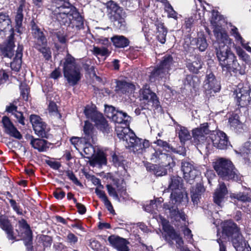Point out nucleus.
Segmentation results:
<instances>
[{"label": "nucleus", "instance_id": "64", "mask_svg": "<svg viewBox=\"0 0 251 251\" xmlns=\"http://www.w3.org/2000/svg\"><path fill=\"white\" fill-rule=\"evenodd\" d=\"M67 176L75 184L77 185H80L81 184L78 180L77 178L75 177L74 173L70 171H68L66 172Z\"/></svg>", "mask_w": 251, "mask_h": 251}, {"label": "nucleus", "instance_id": "35", "mask_svg": "<svg viewBox=\"0 0 251 251\" xmlns=\"http://www.w3.org/2000/svg\"><path fill=\"white\" fill-rule=\"evenodd\" d=\"M115 131L118 138L120 140L125 141V139L131 132L130 129L128 127V126H121V125H116Z\"/></svg>", "mask_w": 251, "mask_h": 251}, {"label": "nucleus", "instance_id": "25", "mask_svg": "<svg viewBox=\"0 0 251 251\" xmlns=\"http://www.w3.org/2000/svg\"><path fill=\"white\" fill-rule=\"evenodd\" d=\"M205 191V189L201 183H197L192 187L190 194L192 201L194 204H198L202 195Z\"/></svg>", "mask_w": 251, "mask_h": 251}, {"label": "nucleus", "instance_id": "30", "mask_svg": "<svg viewBox=\"0 0 251 251\" xmlns=\"http://www.w3.org/2000/svg\"><path fill=\"white\" fill-rule=\"evenodd\" d=\"M23 46L19 45L14 60L11 63V68L12 70L16 72L18 71L21 68L22 58L23 56Z\"/></svg>", "mask_w": 251, "mask_h": 251}, {"label": "nucleus", "instance_id": "23", "mask_svg": "<svg viewBox=\"0 0 251 251\" xmlns=\"http://www.w3.org/2000/svg\"><path fill=\"white\" fill-rule=\"evenodd\" d=\"M237 103L241 107L247 106L251 100L249 91L244 88L235 91Z\"/></svg>", "mask_w": 251, "mask_h": 251}, {"label": "nucleus", "instance_id": "33", "mask_svg": "<svg viewBox=\"0 0 251 251\" xmlns=\"http://www.w3.org/2000/svg\"><path fill=\"white\" fill-rule=\"evenodd\" d=\"M102 189L103 188H101L97 187L95 189V193L102 201L107 210L110 211V212L112 213L114 212L113 206L106 196L105 192L102 191Z\"/></svg>", "mask_w": 251, "mask_h": 251}, {"label": "nucleus", "instance_id": "48", "mask_svg": "<svg viewBox=\"0 0 251 251\" xmlns=\"http://www.w3.org/2000/svg\"><path fill=\"white\" fill-rule=\"evenodd\" d=\"M91 142H88V143L85 144L84 146H83L82 148L83 149V152L86 155L85 156L82 153L81 155L85 158H90L95 153V150L93 146L91 144Z\"/></svg>", "mask_w": 251, "mask_h": 251}, {"label": "nucleus", "instance_id": "59", "mask_svg": "<svg viewBox=\"0 0 251 251\" xmlns=\"http://www.w3.org/2000/svg\"><path fill=\"white\" fill-rule=\"evenodd\" d=\"M30 120L32 126H35L37 129L39 128V126L38 127L37 125L39 124L40 122L43 121L39 116L36 115H31L30 117Z\"/></svg>", "mask_w": 251, "mask_h": 251}, {"label": "nucleus", "instance_id": "44", "mask_svg": "<svg viewBox=\"0 0 251 251\" xmlns=\"http://www.w3.org/2000/svg\"><path fill=\"white\" fill-rule=\"evenodd\" d=\"M47 44L42 45L41 43H36L35 48L42 53L44 57L47 60H49L51 57V51L49 48L47 47Z\"/></svg>", "mask_w": 251, "mask_h": 251}, {"label": "nucleus", "instance_id": "21", "mask_svg": "<svg viewBox=\"0 0 251 251\" xmlns=\"http://www.w3.org/2000/svg\"><path fill=\"white\" fill-rule=\"evenodd\" d=\"M11 34L9 36L6 45L4 47L1 48V51L4 57L11 58L14 55L13 48L15 47L14 42V29L11 28Z\"/></svg>", "mask_w": 251, "mask_h": 251}, {"label": "nucleus", "instance_id": "55", "mask_svg": "<svg viewBox=\"0 0 251 251\" xmlns=\"http://www.w3.org/2000/svg\"><path fill=\"white\" fill-rule=\"evenodd\" d=\"M147 169L153 171L154 174L156 176H162L166 174V171L165 169L163 168L159 169L156 165L152 164L150 167H148Z\"/></svg>", "mask_w": 251, "mask_h": 251}, {"label": "nucleus", "instance_id": "46", "mask_svg": "<svg viewBox=\"0 0 251 251\" xmlns=\"http://www.w3.org/2000/svg\"><path fill=\"white\" fill-rule=\"evenodd\" d=\"M155 144H156L158 146L162 147L164 150L168 152H173L174 153H179L175 149L172 147L166 141H163L161 139H157L154 142Z\"/></svg>", "mask_w": 251, "mask_h": 251}, {"label": "nucleus", "instance_id": "22", "mask_svg": "<svg viewBox=\"0 0 251 251\" xmlns=\"http://www.w3.org/2000/svg\"><path fill=\"white\" fill-rule=\"evenodd\" d=\"M135 85L125 80H118L116 81L115 91L119 94H131L135 90Z\"/></svg>", "mask_w": 251, "mask_h": 251}, {"label": "nucleus", "instance_id": "58", "mask_svg": "<svg viewBox=\"0 0 251 251\" xmlns=\"http://www.w3.org/2000/svg\"><path fill=\"white\" fill-rule=\"evenodd\" d=\"M45 162L50 168L54 170H58L61 167L60 163L53 159L46 160Z\"/></svg>", "mask_w": 251, "mask_h": 251}, {"label": "nucleus", "instance_id": "34", "mask_svg": "<svg viewBox=\"0 0 251 251\" xmlns=\"http://www.w3.org/2000/svg\"><path fill=\"white\" fill-rule=\"evenodd\" d=\"M150 143L149 141L142 140L141 139H137L136 143L132 148V150L134 152L142 153L146 148H149Z\"/></svg>", "mask_w": 251, "mask_h": 251}, {"label": "nucleus", "instance_id": "19", "mask_svg": "<svg viewBox=\"0 0 251 251\" xmlns=\"http://www.w3.org/2000/svg\"><path fill=\"white\" fill-rule=\"evenodd\" d=\"M151 156V160L155 163L161 164L163 167H166L170 165L172 159L167 154L162 153L160 151H154Z\"/></svg>", "mask_w": 251, "mask_h": 251}, {"label": "nucleus", "instance_id": "13", "mask_svg": "<svg viewBox=\"0 0 251 251\" xmlns=\"http://www.w3.org/2000/svg\"><path fill=\"white\" fill-rule=\"evenodd\" d=\"M140 100L144 105V109L151 107L157 108L159 106V101L156 94L152 92L147 86L140 90Z\"/></svg>", "mask_w": 251, "mask_h": 251}, {"label": "nucleus", "instance_id": "12", "mask_svg": "<svg viewBox=\"0 0 251 251\" xmlns=\"http://www.w3.org/2000/svg\"><path fill=\"white\" fill-rule=\"evenodd\" d=\"M140 100L144 105V109L151 107L157 108L159 106V101L156 94L152 92L147 86L140 90Z\"/></svg>", "mask_w": 251, "mask_h": 251}, {"label": "nucleus", "instance_id": "63", "mask_svg": "<svg viewBox=\"0 0 251 251\" xmlns=\"http://www.w3.org/2000/svg\"><path fill=\"white\" fill-rule=\"evenodd\" d=\"M13 115L16 118L17 121L22 125H25V123L24 122L25 118L23 116V113L21 112L17 111L14 113Z\"/></svg>", "mask_w": 251, "mask_h": 251}, {"label": "nucleus", "instance_id": "18", "mask_svg": "<svg viewBox=\"0 0 251 251\" xmlns=\"http://www.w3.org/2000/svg\"><path fill=\"white\" fill-rule=\"evenodd\" d=\"M166 223L167 222L165 220L162 221L163 228L167 232L169 239H171V240L168 241V243L172 245L173 244L172 240L175 241L177 248L181 250L183 245V241L182 238L175 231L172 227L166 226L165 225Z\"/></svg>", "mask_w": 251, "mask_h": 251}, {"label": "nucleus", "instance_id": "14", "mask_svg": "<svg viewBox=\"0 0 251 251\" xmlns=\"http://www.w3.org/2000/svg\"><path fill=\"white\" fill-rule=\"evenodd\" d=\"M17 232V240L23 239L27 243L30 244L32 241V231L26 221L22 219L18 222V229L16 230Z\"/></svg>", "mask_w": 251, "mask_h": 251}, {"label": "nucleus", "instance_id": "49", "mask_svg": "<svg viewBox=\"0 0 251 251\" xmlns=\"http://www.w3.org/2000/svg\"><path fill=\"white\" fill-rule=\"evenodd\" d=\"M179 128L177 129L178 130V136L181 142H184L186 140H189L191 135L188 131V130L184 127L179 126Z\"/></svg>", "mask_w": 251, "mask_h": 251}, {"label": "nucleus", "instance_id": "16", "mask_svg": "<svg viewBox=\"0 0 251 251\" xmlns=\"http://www.w3.org/2000/svg\"><path fill=\"white\" fill-rule=\"evenodd\" d=\"M115 187L110 184L106 185L107 190L110 196L119 201L120 197L126 195L125 183L123 180H119L114 184Z\"/></svg>", "mask_w": 251, "mask_h": 251}, {"label": "nucleus", "instance_id": "40", "mask_svg": "<svg viewBox=\"0 0 251 251\" xmlns=\"http://www.w3.org/2000/svg\"><path fill=\"white\" fill-rule=\"evenodd\" d=\"M236 61L235 56L230 51L227 52V57L224 59V64L222 65V68H226L228 71H230L233 68V64Z\"/></svg>", "mask_w": 251, "mask_h": 251}, {"label": "nucleus", "instance_id": "10", "mask_svg": "<svg viewBox=\"0 0 251 251\" xmlns=\"http://www.w3.org/2000/svg\"><path fill=\"white\" fill-rule=\"evenodd\" d=\"M173 57L170 55H165L159 66L151 72V80L154 81L156 77L162 78L168 74L169 71L173 69Z\"/></svg>", "mask_w": 251, "mask_h": 251}, {"label": "nucleus", "instance_id": "37", "mask_svg": "<svg viewBox=\"0 0 251 251\" xmlns=\"http://www.w3.org/2000/svg\"><path fill=\"white\" fill-rule=\"evenodd\" d=\"M11 20L9 15L3 12H0V33L4 31L9 26L11 27Z\"/></svg>", "mask_w": 251, "mask_h": 251}, {"label": "nucleus", "instance_id": "17", "mask_svg": "<svg viewBox=\"0 0 251 251\" xmlns=\"http://www.w3.org/2000/svg\"><path fill=\"white\" fill-rule=\"evenodd\" d=\"M2 123L4 129V132L6 134L18 140L22 138V135L14 126L9 118L4 116L2 119Z\"/></svg>", "mask_w": 251, "mask_h": 251}, {"label": "nucleus", "instance_id": "42", "mask_svg": "<svg viewBox=\"0 0 251 251\" xmlns=\"http://www.w3.org/2000/svg\"><path fill=\"white\" fill-rule=\"evenodd\" d=\"M93 129L92 125L89 122L86 121L83 128L84 137L89 142L93 140Z\"/></svg>", "mask_w": 251, "mask_h": 251}, {"label": "nucleus", "instance_id": "36", "mask_svg": "<svg viewBox=\"0 0 251 251\" xmlns=\"http://www.w3.org/2000/svg\"><path fill=\"white\" fill-rule=\"evenodd\" d=\"M156 37L159 42L161 44H164L166 42V37L167 30L163 24L159 23L156 25Z\"/></svg>", "mask_w": 251, "mask_h": 251}, {"label": "nucleus", "instance_id": "24", "mask_svg": "<svg viewBox=\"0 0 251 251\" xmlns=\"http://www.w3.org/2000/svg\"><path fill=\"white\" fill-rule=\"evenodd\" d=\"M108 240L110 245L118 251H128L126 240L123 238L115 235L108 237Z\"/></svg>", "mask_w": 251, "mask_h": 251}, {"label": "nucleus", "instance_id": "4", "mask_svg": "<svg viewBox=\"0 0 251 251\" xmlns=\"http://www.w3.org/2000/svg\"><path fill=\"white\" fill-rule=\"evenodd\" d=\"M63 74L68 83L72 86L76 84L81 78L80 69L74 58L69 54L67 55L63 63Z\"/></svg>", "mask_w": 251, "mask_h": 251}, {"label": "nucleus", "instance_id": "31", "mask_svg": "<svg viewBox=\"0 0 251 251\" xmlns=\"http://www.w3.org/2000/svg\"><path fill=\"white\" fill-rule=\"evenodd\" d=\"M239 118V116L237 114L232 113L228 119L230 126L236 132H241L243 130L244 125L240 122Z\"/></svg>", "mask_w": 251, "mask_h": 251}, {"label": "nucleus", "instance_id": "61", "mask_svg": "<svg viewBox=\"0 0 251 251\" xmlns=\"http://www.w3.org/2000/svg\"><path fill=\"white\" fill-rule=\"evenodd\" d=\"M93 161L95 164L100 165L106 164V158L103 155H99L96 156L94 158Z\"/></svg>", "mask_w": 251, "mask_h": 251}, {"label": "nucleus", "instance_id": "29", "mask_svg": "<svg viewBox=\"0 0 251 251\" xmlns=\"http://www.w3.org/2000/svg\"><path fill=\"white\" fill-rule=\"evenodd\" d=\"M31 30L33 36L37 40L36 43L45 45L47 43L43 32L34 22H31Z\"/></svg>", "mask_w": 251, "mask_h": 251}, {"label": "nucleus", "instance_id": "57", "mask_svg": "<svg viewBox=\"0 0 251 251\" xmlns=\"http://www.w3.org/2000/svg\"><path fill=\"white\" fill-rule=\"evenodd\" d=\"M230 27H231V34L235 38V39L237 40L240 41V43L243 46V40L238 32V29L232 25H230V24H229Z\"/></svg>", "mask_w": 251, "mask_h": 251}, {"label": "nucleus", "instance_id": "51", "mask_svg": "<svg viewBox=\"0 0 251 251\" xmlns=\"http://www.w3.org/2000/svg\"><path fill=\"white\" fill-rule=\"evenodd\" d=\"M231 146L226 134L221 131V150L227 149Z\"/></svg>", "mask_w": 251, "mask_h": 251}, {"label": "nucleus", "instance_id": "38", "mask_svg": "<svg viewBox=\"0 0 251 251\" xmlns=\"http://www.w3.org/2000/svg\"><path fill=\"white\" fill-rule=\"evenodd\" d=\"M30 138H32L30 144L33 148L39 151H46L47 147L46 141L40 139H35L33 137H30Z\"/></svg>", "mask_w": 251, "mask_h": 251}, {"label": "nucleus", "instance_id": "15", "mask_svg": "<svg viewBox=\"0 0 251 251\" xmlns=\"http://www.w3.org/2000/svg\"><path fill=\"white\" fill-rule=\"evenodd\" d=\"M181 170L184 178L189 183H192L195 178L200 175L199 171L190 162L183 161L181 162Z\"/></svg>", "mask_w": 251, "mask_h": 251}, {"label": "nucleus", "instance_id": "41", "mask_svg": "<svg viewBox=\"0 0 251 251\" xmlns=\"http://www.w3.org/2000/svg\"><path fill=\"white\" fill-rule=\"evenodd\" d=\"M195 60L192 62H188L187 67L189 69L194 73H197L201 68L202 62L201 58L198 56L195 57Z\"/></svg>", "mask_w": 251, "mask_h": 251}, {"label": "nucleus", "instance_id": "1", "mask_svg": "<svg viewBox=\"0 0 251 251\" xmlns=\"http://www.w3.org/2000/svg\"><path fill=\"white\" fill-rule=\"evenodd\" d=\"M49 9L52 17L61 25L76 28L83 25L82 17L76 8L67 0H53Z\"/></svg>", "mask_w": 251, "mask_h": 251}, {"label": "nucleus", "instance_id": "54", "mask_svg": "<svg viewBox=\"0 0 251 251\" xmlns=\"http://www.w3.org/2000/svg\"><path fill=\"white\" fill-rule=\"evenodd\" d=\"M93 51L94 54L97 56H107L109 53L108 50L104 47L99 48L94 47Z\"/></svg>", "mask_w": 251, "mask_h": 251}, {"label": "nucleus", "instance_id": "62", "mask_svg": "<svg viewBox=\"0 0 251 251\" xmlns=\"http://www.w3.org/2000/svg\"><path fill=\"white\" fill-rule=\"evenodd\" d=\"M20 90L23 98L25 100H27L28 99V91L26 86L22 84L20 86Z\"/></svg>", "mask_w": 251, "mask_h": 251}, {"label": "nucleus", "instance_id": "27", "mask_svg": "<svg viewBox=\"0 0 251 251\" xmlns=\"http://www.w3.org/2000/svg\"><path fill=\"white\" fill-rule=\"evenodd\" d=\"M210 23L214 36L218 41L220 36V15L217 10H213L210 19Z\"/></svg>", "mask_w": 251, "mask_h": 251}, {"label": "nucleus", "instance_id": "56", "mask_svg": "<svg viewBox=\"0 0 251 251\" xmlns=\"http://www.w3.org/2000/svg\"><path fill=\"white\" fill-rule=\"evenodd\" d=\"M157 208V204L156 201L153 200H151L149 204H146L144 206L145 210L148 212L151 213H156L155 210Z\"/></svg>", "mask_w": 251, "mask_h": 251}, {"label": "nucleus", "instance_id": "47", "mask_svg": "<svg viewBox=\"0 0 251 251\" xmlns=\"http://www.w3.org/2000/svg\"><path fill=\"white\" fill-rule=\"evenodd\" d=\"M37 126L39 128H36L35 126H33V129L35 131V133L39 136L41 137H46L47 136V129H46V125L45 123L42 121L39 124H37Z\"/></svg>", "mask_w": 251, "mask_h": 251}, {"label": "nucleus", "instance_id": "39", "mask_svg": "<svg viewBox=\"0 0 251 251\" xmlns=\"http://www.w3.org/2000/svg\"><path fill=\"white\" fill-rule=\"evenodd\" d=\"M111 40L117 48H125L129 45L128 39L123 36H115L111 38Z\"/></svg>", "mask_w": 251, "mask_h": 251}, {"label": "nucleus", "instance_id": "20", "mask_svg": "<svg viewBox=\"0 0 251 251\" xmlns=\"http://www.w3.org/2000/svg\"><path fill=\"white\" fill-rule=\"evenodd\" d=\"M0 227L5 232L8 240H17V235L14 232L12 225L9 221L4 217H0Z\"/></svg>", "mask_w": 251, "mask_h": 251}, {"label": "nucleus", "instance_id": "6", "mask_svg": "<svg viewBox=\"0 0 251 251\" xmlns=\"http://www.w3.org/2000/svg\"><path fill=\"white\" fill-rule=\"evenodd\" d=\"M210 133V130L208 128V124L207 123H204L201 124L200 127L196 128L192 130V137L193 142L196 145H200L204 144L207 141L208 142L209 139H208L207 135ZM210 139L213 143L214 146L218 148L220 144V137H217V139H213V135L212 134Z\"/></svg>", "mask_w": 251, "mask_h": 251}, {"label": "nucleus", "instance_id": "3", "mask_svg": "<svg viewBox=\"0 0 251 251\" xmlns=\"http://www.w3.org/2000/svg\"><path fill=\"white\" fill-rule=\"evenodd\" d=\"M223 236L230 237L236 251H251V248L243 239L237 226L232 222H228L223 227Z\"/></svg>", "mask_w": 251, "mask_h": 251}, {"label": "nucleus", "instance_id": "50", "mask_svg": "<svg viewBox=\"0 0 251 251\" xmlns=\"http://www.w3.org/2000/svg\"><path fill=\"white\" fill-rule=\"evenodd\" d=\"M230 197L231 199H237L243 202L250 201H251V198L248 196V194L242 192H239L237 194L231 193L230 195Z\"/></svg>", "mask_w": 251, "mask_h": 251}, {"label": "nucleus", "instance_id": "60", "mask_svg": "<svg viewBox=\"0 0 251 251\" xmlns=\"http://www.w3.org/2000/svg\"><path fill=\"white\" fill-rule=\"evenodd\" d=\"M104 111L106 116L109 119H111L117 111L112 106H105Z\"/></svg>", "mask_w": 251, "mask_h": 251}, {"label": "nucleus", "instance_id": "32", "mask_svg": "<svg viewBox=\"0 0 251 251\" xmlns=\"http://www.w3.org/2000/svg\"><path fill=\"white\" fill-rule=\"evenodd\" d=\"M197 47L201 51H204L208 47L205 35L201 33H199L198 34V37L192 40Z\"/></svg>", "mask_w": 251, "mask_h": 251}, {"label": "nucleus", "instance_id": "28", "mask_svg": "<svg viewBox=\"0 0 251 251\" xmlns=\"http://www.w3.org/2000/svg\"><path fill=\"white\" fill-rule=\"evenodd\" d=\"M28 7L29 6L19 5L17 9L15 17V28L16 30L19 33H22L21 28L24 18L23 10L24 9L26 10V8L28 9Z\"/></svg>", "mask_w": 251, "mask_h": 251}, {"label": "nucleus", "instance_id": "43", "mask_svg": "<svg viewBox=\"0 0 251 251\" xmlns=\"http://www.w3.org/2000/svg\"><path fill=\"white\" fill-rule=\"evenodd\" d=\"M126 138L125 139V141L123 142L125 146L128 148L131 149L134 146L135 144L136 143L137 139L139 138H137L135 134L131 131L130 133L126 135Z\"/></svg>", "mask_w": 251, "mask_h": 251}, {"label": "nucleus", "instance_id": "7", "mask_svg": "<svg viewBox=\"0 0 251 251\" xmlns=\"http://www.w3.org/2000/svg\"><path fill=\"white\" fill-rule=\"evenodd\" d=\"M84 113L86 117L93 121L96 126L103 132L108 133L110 131V128L107 121L102 114L97 110L95 105H87L85 107Z\"/></svg>", "mask_w": 251, "mask_h": 251}, {"label": "nucleus", "instance_id": "8", "mask_svg": "<svg viewBox=\"0 0 251 251\" xmlns=\"http://www.w3.org/2000/svg\"><path fill=\"white\" fill-rule=\"evenodd\" d=\"M165 207L166 210H168L170 213V215L172 218H174L175 220L178 221L180 223L182 222V230L183 232L184 237L190 243H192L193 239V235L191 230L186 226H187L188 223L186 221V216L184 212H180L177 210L176 206H172L170 207L168 205H165Z\"/></svg>", "mask_w": 251, "mask_h": 251}, {"label": "nucleus", "instance_id": "45", "mask_svg": "<svg viewBox=\"0 0 251 251\" xmlns=\"http://www.w3.org/2000/svg\"><path fill=\"white\" fill-rule=\"evenodd\" d=\"M70 141L76 150H79V148H82L84 146L85 144L88 143V141L84 137L79 138L77 137H73L70 139Z\"/></svg>", "mask_w": 251, "mask_h": 251}, {"label": "nucleus", "instance_id": "9", "mask_svg": "<svg viewBox=\"0 0 251 251\" xmlns=\"http://www.w3.org/2000/svg\"><path fill=\"white\" fill-rule=\"evenodd\" d=\"M226 180L240 179L238 171L232 162L226 158H221V179Z\"/></svg>", "mask_w": 251, "mask_h": 251}, {"label": "nucleus", "instance_id": "11", "mask_svg": "<svg viewBox=\"0 0 251 251\" xmlns=\"http://www.w3.org/2000/svg\"><path fill=\"white\" fill-rule=\"evenodd\" d=\"M140 100L144 105V109L151 107L157 108L159 106V101L156 94L152 92L147 86L140 90Z\"/></svg>", "mask_w": 251, "mask_h": 251}, {"label": "nucleus", "instance_id": "5", "mask_svg": "<svg viewBox=\"0 0 251 251\" xmlns=\"http://www.w3.org/2000/svg\"><path fill=\"white\" fill-rule=\"evenodd\" d=\"M107 15L114 25L120 29L126 28V15L122 8L113 1H109L106 3Z\"/></svg>", "mask_w": 251, "mask_h": 251}, {"label": "nucleus", "instance_id": "53", "mask_svg": "<svg viewBox=\"0 0 251 251\" xmlns=\"http://www.w3.org/2000/svg\"><path fill=\"white\" fill-rule=\"evenodd\" d=\"M48 110L50 115L55 116L58 118H61V115L58 112L57 105L55 102L50 101L49 103Z\"/></svg>", "mask_w": 251, "mask_h": 251}, {"label": "nucleus", "instance_id": "26", "mask_svg": "<svg viewBox=\"0 0 251 251\" xmlns=\"http://www.w3.org/2000/svg\"><path fill=\"white\" fill-rule=\"evenodd\" d=\"M111 119L117 124L116 125L129 126L130 117L126 113L117 110Z\"/></svg>", "mask_w": 251, "mask_h": 251}, {"label": "nucleus", "instance_id": "2", "mask_svg": "<svg viewBox=\"0 0 251 251\" xmlns=\"http://www.w3.org/2000/svg\"><path fill=\"white\" fill-rule=\"evenodd\" d=\"M182 179L178 176H174L171 178V181L169 185V188L172 191L171 194V201L169 204H164V208L165 205H168L170 207L176 206L178 204L183 203L186 204L188 202V197L185 190L182 187Z\"/></svg>", "mask_w": 251, "mask_h": 251}, {"label": "nucleus", "instance_id": "52", "mask_svg": "<svg viewBox=\"0 0 251 251\" xmlns=\"http://www.w3.org/2000/svg\"><path fill=\"white\" fill-rule=\"evenodd\" d=\"M236 153L240 154V155L244 159L246 163L249 164L251 163V150L246 149L244 148L241 152H238L236 151Z\"/></svg>", "mask_w": 251, "mask_h": 251}]
</instances>
